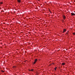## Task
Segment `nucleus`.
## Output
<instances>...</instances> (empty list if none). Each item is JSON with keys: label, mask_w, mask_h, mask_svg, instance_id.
I'll list each match as a JSON object with an SVG mask.
<instances>
[{"label": "nucleus", "mask_w": 75, "mask_h": 75, "mask_svg": "<svg viewBox=\"0 0 75 75\" xmlns=\"http://www.w3.org/2000/svg\"><path fill=\"white\" fill-rule=\"evenodd\" d=\"M67 31V30H66V29H63V33H65V31Z\"/></svg>", "instance_id": "obj_2"}, {"label": "nucleus", "mask_w": 75, "mask_h": 75, "mask_svg": "<svg viewBox=\"0 0 75 75\" xmlns=\"http://www.w3.org/2000/svg\"><path fill=\"white\" fill-rule=\"evenodd\" d=\"M38 1H40V0H38Z\"/></svg>", "instance_id": "obj_13"}, {"label": "nucleus", "mask_w": 75, "mask_h": 75, "mask_svg": "<svg viewBox=\"0 0 75 75\" xmlns=\"http://www.w3.org/2000/svg\"><path fill=\"white\" fill-rule=\"evenodd\" d=\"M0 4H2L3 3L2 2H0Z\"/></svg>", "instance_id": "obj_8"}, {"label": "nucleus", "mask_w": 75, "mask_h": 75, "mask_svg": "<svg viewBox=\"0 0 75 75\" xmlns=\"http://www.w3.org/2000/svg\"><path fill=\"white\" fill-rule=\"evenodd\" d=\"M65 63H62V65H65Z\"/></svg>", "instance_id": "obj_6"}, {"label": "nucleus", "mask_w": 75, "mask_h": 75, "mask_svg": "<svg viewBox=\"0 0 75 75\" xmlns=\"http://www.w3.org/2000/svg\"><path fill=\"white\" fill-rule=\"evenodd\" d=\"M17 1L18 3H21V0H17Z\"/></svg>", "instance_id": "obj_5"}, {"label": "nucleus", "mask_w": 75, "mask_h": 75, "mask_svg": "<svg viewBox=\"0 0 75 75\" xmlns=\"http://www.w3.org/2000/svg\"><path fill=\"white\" fill-rule=\"evenodd\" d=\"M37 61H38V60H37V59H36L35 60V62H34L33 64H35V63H36V62H37Z\"/></svg>", "instance_id": "obj_1"}, {"label": "nucleus", "mask_w": 75, "mask_h": 75, "mask_svg": "<svg viewBox=\"0 0 75 75\" xmlns=\"http://www.w3.org/2000/svg\"><path fill=\"white\" fill-rule=\"evenodd\" d=\"M1 72H3H3H4V71L3 70H1Z\"/></svg>", "instance_id": "obj_7"}, {"label": "nucleus", "mask_w": 75, "mask_h": 75, "mask_svg": "<svg viewBox=\"0 0 75 75\" xmlns=\"http://www.w3.org/2000/svg\"><path fill=\"white\" fill-rule=\"evenodd\" d=\"M29 71H31V70L29 69Z\"/></svg>", "instance_id": "obj_12"}, {"label": "nucleus", "mask_w": 75, "mask_h": 75, "mask_svg": "<svg viewBox=\"0 0 75 75\" xmlns=\"http://www.w3.org/2000/svg\"><path fill=\"white\" fill-rule=\"evenodd\" d=\"M63 18L64 19V20H65V18H66V17H65V16L64 15V16H63Z\"/></svg>", "instance_id": "obj_3"}, {"label": "nucleus", "mask_w": 75, "mask_h": 75, "mask_svg": "<svg viewBox=\"0 0 75 75\" xmlns=\"http://www.w3.org/2000/svg\"><path fill=\"white\" fill-rule=\"evenodd\" d=\"M33 70H34V69H32L31 70V71H33Z\"/></svg>", "instance_id": "obj_10"}, {"label": "nucleus", "mask_w": 75, "mask_h": 75, "mask_svg": "<svg viewBox=\"0 0 75 75\" xmlns=\"http://www.w3.org/2000/svg\"><path fill=\"white\" fill-rule=\"evenodd\" d=\"M71 16H75V14L74 13H71Z\"/></svg>", "instance_id": "obj_4"}, {"label": "nucleus", "mask_w": 75, "mask_h": 75, "mask_svg": "<svg viewBox=\"0 0 75 75\" xmlns=\"http://www.w3.org/2000/svg\"><path fill=\"white\" fill-rule=\"evenodd\" d=\"M56 68H57V67L54 68L55 71H56Z\"/></svg>", "instance_id": "obj_11"}, {"label": "nucleus", "mask_w": 75, "mask_h": 75, "mask_svg": "<svg viewBox=\"0 0 75 75\" xmlns=\"http://www.w3.org/2000/svg\"><path fill=\"white\" fill-rule=\"evenodd\" d=\"M73 35H75V33H73Z\"/></svg>", "instance_id": "obj_9"}]
</instances>
